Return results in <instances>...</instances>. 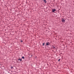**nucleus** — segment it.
I'll use <instances>...</instances> for the list:
<instances>
[{"instance_id":"f257e3e1","label":"nucleus","mask_w":74,"mask_h":74,"mask_svg":"<svg viewBox=\"0 0 74 74\" xmlns=\"http://www.w3.org/2000/svg\"><path fill=\"white\" fill-rule=\"evenodd\" d=\"M51 10L52 12H55V11H56V9H53Z\"/></svg>"},{"instance_id":"f03ea898","label":"nucleus","mask_w":74,"mask_h":74,"mask_svg":"<svg viewBox=\"0 0 74 74\" xmlns=\"http://www.w3.org/2000/svg\"><path fill=\"white\" fill-rule=\"evenodd\" d=\"M65 20H64V19L62 18V22H64V23L65 22Z\"/></svg>"},{"instance_id":"7ed1b4c3","label":"nucleus","mask_w":74,"mask_h":74,"mask_svg":"<svg viewBox=\"0 0 74 74\" xmlns=\"http://www.w3.org/2000/svg\"><path fill=\"white\" fill-rule=\"evenodd\" d=\"M50 44V43H49V42H46V45H49Z\"/></svg>"},{"instance_id":"20e7f679","label":"nucleus","mask_w":74,"mask_h":74,"mask_svg":"<svg viewBox=\"0 0 74 74\" xmlns=\"http://www.w3.org/2000/svg\"><path fill=\"white\" fill-rule=\"evenodd\" d=\"M18 60H20V61H22V59H18Z\"/></svg>"},{"instance_id":"39448f33","label":"nucleus","mask_w":74,"mask_h":74,"mask_svg":"<svg viewBox=\"0 0 74 74\" xmlns=\"http://www.w3.org/2000/svg\"><path fill=\"white\" fill-rule=\"evenodd\" d=\"M21 58L22 59H25V57L24 56L22 57Z\"/></svg>"},{"instance_id":"423d86ee","label":"nucleus","mask_w":74,"mask_h":74,"mask_svg":"<svg viewBox=\"0 0 74 74\" xmlns=\"http://www.w3.org/2000/svg\"><path fill=\"white\" fill-rule=\"evenodd\" d=\"M44 44H45V43H44L43 44V46L44 45Z\"/></svg>"},{"instance_id":"0eeeda50","label":"nucleus","mask_w":74,"mask_h":74,"mask_svg":"<svg viewBox=\"0 0 74 74\" xmlns=\"http://www.w3.org/2000/svg\"><path fill=\"white\" fill-rule=\"evenodd\" d=\"M13 68V67L12 66V67H11V69H12Z\"/></svg>"},{"instance_id":"6e6552de","label":"nucleus","mask_w":74,"mask_h":74,"mask_svg":"<svg viewBox=\"0 0 74 74\" xmlns=\"http://www.w3.org/2000/svg\"><path fill=\"white\" fill-rule=\"evenodd\" d=\"M53 47L54 48H55V47H54V46H53Z\"/></svg>"},{"instance_id":"1a4fd4ad","label":"nucleus","mask_w":74,"mask_h":74,"mask_svg":"<svg viewBox=\"0 0 74 74\" xmlns=\"http://www.w3.org/2000/svg\"><path fill=\"white\" fill-rule=\"evenodd\" d=\"M60 59H59L58 60V62H59L60 61Z\"/></svg>"},{"instance_id":"9d476101","label":"nucleus","mask_w":74,"mask_h":74,"mask_svg":"<svg viewBox=\"0 0 74 74\" xmlns=\"http://www.w3.org/2000/svg\"><path fill=\"white\" fill-rule=\"evenodd\" d=\"M44 2H45V3H47V1H45Z\"/></svg>"},{"instance_id":"9b49d317","label":"nucleus","mask_w":74,"mask_h":74,"mask_svg":"<svg viewBox=\"0 0 74 74\" xmlns=\"http://www.w3.org/2000/svg\"><path fill=\"white\" fill-rule=\"evenodd\" d=\"M46 0H44V1H46Z\"/></svg>"},{"instance_id":"f8f14e48","label":"nucleus","mask_w":74,"mask_h":74,"mask_svg":"<svg viewBox=\"0 0 74 74\" xmlns=\"http://www.w3.org/2000/svg\"><path fill=\"white\" fill-rule=\"evenodd\" d=\"M21 42H23V41L22 40H21Z\"/></svg>"}]
</instances>
